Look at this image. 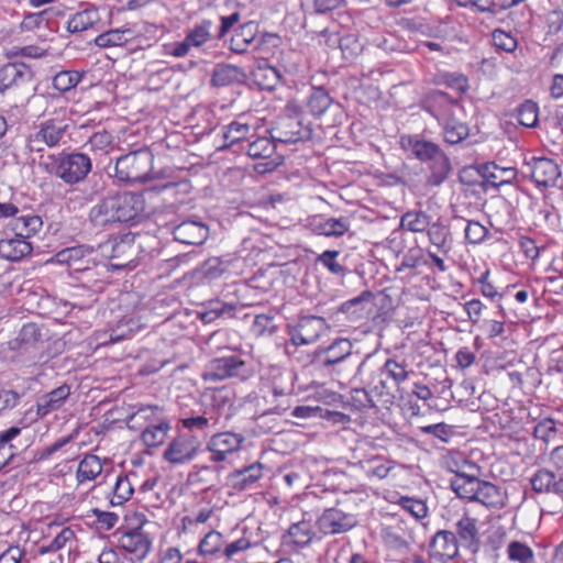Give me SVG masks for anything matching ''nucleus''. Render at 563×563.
I'll list each match as a JSON object with an SVG mask.
<instances>
[{
	"label": "nucleus",
	"mask_w": 563,
	"mask_h": 563,
	"mask_svg": "<svg viewBox=\"0 0 563 563\" xmlns=\"http://www.w3.org/2000/svg\"><path fill=\"white\" fill-rule=\"evenodd\" d=\"M131 34H132V31L130 29L109 30L107 32L99 34L95 38V44L101 48L121 46L130 40V37L128 35H131Z\"/></svg>",
	"instance_id": "obj_40"
},
{
	"label": "nucleus",
	"mask_w": 563,
	"mask_h": 563,
	"mask_svg": "<svg viewBox=\"0 0 563 563\" xmlns=\"http://www.w3.org/2000/svg\"><path fill=\"white\" fill-rule=\"evenodd\" d=\"M236 306L221 300L210 301L208 309L202 313V319L206 322H211L217 318H233L235 314Z\"/></svg>",
	"instance_id": "obj_48"
},
{
	"label": "nucleus",
	"mask_w": 563,
	"mask_h": 563,
	"mask_svg": "<svg viewBox=\"0 0 563 563\" xmlns=\"http://www.w3.org/2000/svg\"><path fill=\"white\" fill-rule=\"evenodd\" d=\"M246 75L244 70L232 64H219L214 67L212 82L216 86H227L234 82H242Z\"/></svg>",
	"instance_id": "obj_32"
},
{
	"label": "nucleus",
	"mask_w": 563,
	"mask_h": 563,
	"mask_svg": "<svg viewBox=\"0 0 563 563\" xmlns=\"http://www.w3.org/2000/svg\"><path fill=\"white\" fill-rule=\"evenodd\" d=\"M143 325L144 324L140 319H135L133 317H123L121 320H119L117 328L112 330L110 338L112 341L130 338L135 332L140 331Z\"/></svg>",
	"instance_id": "obj_47"
},
{
	"label": "nucleus",
	"mask_w": 563,
	"mask_h": 563,
	"mask_svg": "<svg viewBox=\"0 0 563 563\" xmlns=\"http://www.w3.org/2000/svg\"><path fill=\"white\" fill-rule=\"evenodd\" d=\"M243 442L244 437L240 433L225 431L213 434L207 444V450L211 454L210 461L214 463L227 461L230 455L241 449Z\"/></svg>",
	"instance_id": "obj_14"
},
{
	"label": "nucleus",
	"mask_w": 563,
	"mask_h": 563,
	"mask_svg": "<svg viewBox=\"0 0 563 563\" xmlns=\"http://www.w3.org/2000/svg\"><path fill=\"white\" fill-rule=\"evenodd\" d=\"M33 79L32 69L24 63H9L0 68V91L18 87Z\"/></svg>",
	"instance_id": "obj_23"
},
{
	"label": "nucleus",
	"mask_w": 563,
	"mask_h": 563,
	"mask_svg": "<svg viewBox=\"0 0 563 563\" xmlns=\"http://www.w3.org/2000/svg\"><path fill=\"white\" fill-rule=\"evenodd\" d=\"M222 541V534L217 530H211L200 540L197 553L200 556L213 555L220 551Z\"/></svg>",
	"instance_id": "obj_50"
},
{
	"label": "nucleus",
	"mask_w": 563,
	"mask_h": 563,
	"mask_svg": "<svg viewBox=\"0 0 563 563\" xmlns=\"http://www.w3.org/2000/svg\"><path fill=\"white\" fill-rule=\"evenodd\" d=\"M102 463L99 456L87 454L79 462L76 477L79 484L93 481L102 472Z\"/></svg>",
	"instance_id": "obj_36"
},
{
	"label": "nucleus",
	"mask_w": 563,
	"mask_h": 563,
	"mask_svg": "<svg viewBox=\"0 0 563 563\" xmlns=\"http://www.w3.org/2000/svg\"><path fill=\"white\" fill-rule=\"evenodd\" d=\"M532 180L539 187H553L556 185L561 173L559 165L550 158H533L530 165Z\"/></svg>",
	"instance_id": "obj_22"
},
{
	"label": "nucleus",
	"mask_w": 563,
	"mask_h": 563,
	"mask_svg": "<svg viewBox=\"0 0 563 563\" xmlns=\"http://www.w3.org/2000/svg\"><path fill=\"white\" fill-rule=\"evenodd\" d=\"M353 466L361 468L369 479H385L394 468V462L377 454H367L364 457L354 455Z\"/></svg>",
	"instance_id": "obj_21"
},
{
	"label": "nucleus",
	"mask_w": 563,
	"mask_h": 563,
	"mask_svg": "<svg viewBox=\"0 0 563 563\" xmlns=\"http://www.w3.org/2000/svg\"><path fill=\"white\" fill-rule=\"evenodd\" d=\"M250 122H257V120L249 115H241L224 128L223 136L228 142V147L246 141L253 135L255 125Z\"/></svg>",
	"instance_id": "obj_25"
},
{
	"label": "nucleus",
	"mask_w": 563,
	"mask_h": 563,
	"mask_svg": "<svg viewBox=\"0 0 563 563\" xmlns=\"http://www.w3.org/2000/svg\"><path fill=\"white\" fill-rule=\"evenodd\" d=\"M238 485L241 489L251 488L262 477V465L253 464L239 471L236 474Z\"/></svg>",
	"instance_id": "obj_55"
},
{
	"label": "nucleus",
	"mask_w": 563,
	"mask_h": 563,
	"mask_svg": "<svg viewBox=\"0 0 563 563\" xmlns=\"http://www.w3.org/2000/svg\"><path fill=\"white\" fill-rule=\"evenodd\" d=\"M357 525L354 515L338 508H328L317 520L319 531L325 536L340 534L350 531Z\"/></svg>",
	"instance_id": "obj_15"
},
{
	"label": "nucleus",
	"mask_w": 563,
	"mask_h": 563,
	"mask_svg": "<svg viewBox=\"0 0 563 563\" xmlns=\"http://www.w3.org/2000/svg\"><path fill=\"white\" fill-rule=\"evenodd\" d=\"M459 544L466 549L470 553L476 554L482 548L478 521L475 518L464 514L455 522L454 531Z\"/></svg>",
	"instance_id": "obj_19"
},
{
	"label": "nucleus",
	"mask_w": 563,
	"mask_h": 563,
	"mask_svg": "<svg viewBox=\"0 0 563 563\" xmlns=\"http://www.w3.org/2000/svg\"><path fill=\"white\" fill-rule=\"evenodd\" d=\"M350 229V220L346 217L329 218L317 225L319 234L325 236H342Z\"/></svg>",
	"instance_id": "obj_42"
},
{
	"label": "nucleus",
	"mask_w": 563,
	"mask_h": 563,
	"mask_svg": "<svg viewBox=\"0 0 563 563\" xmlns=\"http://www.w3.org/2000/svg\"><path fill=\"white\" fill-rule=\"evenodd\" d=\"M92 253V249L86 245H76L71 247H66L59 252H57L54 256V261L58 264H67L73 265L86 256Z\"/></svg>",
	"instance_id": "obj_45"
},
{
	"label": "nucleus",
	"mask_w": 563,
	"mask_h": 563,
	"mask_svg": "<svg viewBox=\"0 0 563 563\" xmlns=\"http://www.w3.org/2000/svg\"><path fill=\"white\" fill-rule=\"evenodd\" d=\"M208 228L199 221H184L174 229V238L176 241L189 244H202L208 238Z\"/></svg>",
	"instance_id": "obj_24"
},
{
	"label": "nucleus",
	"mask_w": 563,
	"mask_h": 563,
	"mask_svg": "<svg viewBox=\"0 0 563 563\" xmlns=\"http://www.w3.org/2000/svg\"><path fill=\"white\" fill-rule=\"evenodd\" d=\"M473 501H478L486 507L497 509L503 508L505 505L504 495L500 489L496 485L485 481H481Z\"/></svg>",
	"instance_id": "obj_31"
},
{
	"label": "nucleus",
	"mask_w": 563,
	"mask_h": 563,
	"mask_svg": "<svg viewBox=\"0 0 563 563\" xmlns=\"http://www.w3.org/2000/svg\"><path fill=\"white\" fill-rule=\"evenodd\" d=\"M33 245L27 240L14 234L12 238L0 240V256L11 262H18L30 255Z\"/></svg>",
	"instance_id": "obj_26"
},
{
	"label": "nucleus",
	"mask_w": 563,
	"mask_h": 563,
	"mask_svg": "<svg viewBox=\"0 0 563 563\" xmlns=\"http://www.w3.org/2000/svg\"><path fill=\"white\" fill-rule=\"evenodd\" d=\"M556 481L551 471L542 468L531 477V486L537 493H554L556 495Z\"/></svg>",
	"instance_id": "obj_46"
},
{
	"label": "nucleus",
	"mask_w": 563,
	"mask_h": 563,
	"mask_svg": "<svg viewBox=\"0 0 563 563\" xmlns=\"http://www.w3.org/2000/svg\"><path fill=\"white\" fill-rule=\"evenodd\" d=\"M256 33L257 25L254 22H247L241 25L231 37V51L238 54H244L247 47L254 42Z\"/></svg>",
	"instance_id": "obj_30"
},
{
	"label": "nucleus",
	"mask_w": 563,
	"mask_h": 563,
	"mask_svg": "<svg viewBox=\"0 0 563 563\" xmlns=\"http://www.w3.org/2000/svg\"><path fill=\"white\" fill-rule=\"evenodd\" d=\"M426 109L438 120L446 143L459 144L468 136L467 124L459 119L463 107L446 92L440 90L430 92L426 99Z\"/></svg>",
	"instance_id": "obj_2"
},
{
	"label": "nucleus",
	"mask_w": 563,
	"mask_h": 563,
	"mask_svg": "<svg viewBox=\"0 0 563 563\" xmlns=\"http://www.w3.org/2000/svg\"><path fill=\"white\" fill-rule=\"evenodd\" d=\"M145 212V199L140 192L123 191L111 195L93 206L89 219L96 227L113 223H133Z\"/></svg>",
	"instance_id": "obj_1"
},
{
	"label": "nucleus",
	"mask_w": 563,
	"mask_h": 563,
	"mask_svg": "<svg viewBox=\"0 0 563 563\" xmlns=\"http://www.w3.org/2000/svg\"><path fill=\"white\" fill-rule=\"evenodd\" d=\"M70 395V388L67 385H62L54 390L42 396L37 401V416L45 417L53 411H56L63 407L66 399Z\"/></svg>",
	"instance_id": "obj_27"
},
{
	"label": "nucleus",
	"mask_w": 563,
	"mask_h": 563,
	"mask_svg": "<svg viewBox=\"0 0 563 563\" xmlns=\"http://www.w3.org/2000/svg\"><path fill=\"white\" fill-rule=\"evenodd\" d=\"M75 538V533L70 528H63L58 534L49 542V544L42 548L41 552H56L66 547L68 542H71Z\"/></svg>",
	"instance_id": "obj_61"
},
{
	"label": "nucleus",
	"mask_w": 563,
	"mask_h": 563,
	"mask_svg": "<svg viewBox=\"0 0 563 563\" xmlns=\"http://www.w3.org/2000/svg\"><path fill=\"white\" fill-rule=\"evenodd\" d=\"M201 444L196 434L178 433L165 448L163 460L174 466L188 464L196 459Z\"/></svg>",
	"instance_id": "obj_8"
},
{
	"label": "nucleus",
	"mask_w": 563,
	"mask_h": 563,
	"mask_svg": "<svg viewBox=\"0 0 563 563\" xmlns=\"http://www.w3.org/2000/svg\"><path fill=\"white\" fill-rule=\"evenodd\" d=\"M144 421L145 428L141 433V440L147 448H156L165 442L172 430L170 421L164 416L158 406H146L134 412L130 419L131 428L134 423Z\"/></svg>",
	"instance_id": "obj_5"
},
{
	"label": "nucleus",
	"mask_w": 563,
	"mask_h": 563,
	"mask_svg": "<svg viewBox=\"0 0 563 563\" xmlns=\"http://www.w3.org/2000/svg\"><path fill=\"white\" fill-rule=\"evenodd\" d=\"M481 479L476 474L467 476H453L450 481L451 488L462 499L472 500L476 496Z\"/></svg>",
	"instance_id": "obj_33"
},
{
	"label": "nucleus",
	"mask_w": 563,
	"mask_h": 563,
	"mask_svg": "<svg viewBox=\"0 0 563 563\" xmlns=\"http://www.w3.org/2000/svg\"><path fill=\"white\" fill-rule=\"evenodd\" d=\"M92 167L88 155L73 152L62 153L56 159L55 175L68 185L84 180Z\"/></svg>",
	"instance_id": "obj_7"
},
{
	"label": "nucleus",
	"mask_w": 563,
	"mask_h": 563,
	"mask_svg": "<svg viewBox=\"0 0 563 563\" xmlns=\"http://www.w3.org/2000/svg\"><path fill=\"white\" fill-rule=\"evenodd\" d=\"M11 230L14 234L29 241L30 238L36 235L42 227L43 221L40 216L33 213L21 214L10 222Z\"/></svg>",
	"instance_id": "obj_28"
},
{
	"label": "nucleus",
	"mask_w": 563,
	"mask_h": 563,
	"mask_svg": "<svg viewBox=\"0 0 563 563\" xmlns=\"http://www.w3.org/2000/svg\"><path fill=\"white\" fill-rule=\"evenodd\" d=\"M65 111L55 112V117L47 118L35 124L26 135V148L32 153H41L45 147L53 148L66 143L69 130V120L64 117Z\"/></svg>",
	"instance_id": "obj_4"
},
{
	"label": "nucleus",
	"mask_w": 563,
	"mask_h": 563,
	"mask_svg": "<svg viewBox=\"0 0 563 563\" xmlns=\"http://www.w3.org/2000/svg\"><path fill=\"white\" fill-rule=\"evenodd\" d=\"M339 255V251L327 250L318 256L317 262L328 268L332 274L341 276L344 274L345 268L336 261Z\"/></svg>",
	"instance_id": "obj_59"
},
{
	"label": "nucleus",
	"mask_w": 563,
	"mask_h": 563,
	"mask_svg": "<svg viewBox=\"0 0 563 563\" xmlns=\"http://www.w3.org/2000/svg\"><path fill=\"white\" fill-rule=\"evenodd\" d=\"M153 154L147 150H139L117 159L114 176L120 181L145 183L150 179Z\"/></svg>",
	"instance_id": "obj_6"
},
{
	"label": "nucleus",
	"mask_w": 563,
	"mask_h": 563,
	"mask_svg": "<svg viewBox=\"0 0 563 563\" xmlns=\"http://www.w3.org/2000/svg\"><path fill=\"white\" fill-rule=\"evenodd\" d=\"M140 244L135 245V235L128 233L112 243V258L130 257L135 254Z\"/></svg>",
	"instance_id": "obj_49"
},
{
	"label": "nucleus",
	"mask_w": 563,
	"mask_h": 563,
	"mask_svg": "<svg viewBox=\"0 0 563 563\" xmlns=\"http://www.w3.org/2000/svg\"><path fill=\"white\" fill-rule=\"evenodd\" d=\"M489 234V231L478 221L471 220L465 228V239L470 244L483 243Z\"/></svg>",
	"instance_id": "obj_58"
},
{
	"label": "nucleus",
	"mask_w": 563,
	"mask_h": 563,
	"mask_svg": "<svg viewBox=\"0 0 563 563\" xmlns=\"http://www.w3.org/2000/svg\"><path fill=\"white\" fill-rule=\"evenodd\" d=\"M401 147L417 159L428 164V184L440 186L451 174L452 166L446 154L433 142L422 140L417 135H402Z\"/></svg>",
	"instance_id": "obj_3"
},
{
	"label": "nucleus",
	"mask_w": 563,
	"mask_h": 563,
	"mask_svg": "<svg viewBox=\"0 0 563 563\" xmlns=\"http://www.w3.org/2000/svg\"><path fill=\"white\" fill-rule=\"evenodd\" d=\"M313 537L314 532L311 523L302 520L289 527L287 534L284 537V542L296 548H305L311 543Z\"/></svg>",
	"instance_id": "obj_29"
},
{
	"label": "nucleus",
	"mask_w": 563,
	"mask_h": 563,
	"mask_svg": "<svg viewBox=\"0 0 563 563\" xmlns=\"http://www.w3.org/2000/svg\"><path fill=\"white\" fill-rule=\"evenodd\" d=\"M493 42L497 48L507 53L514 52L517 47V40L503 30H495L493 32Z\"/></svg>",
	"instance_id": "obj_63"
},
{
	"label": "nucleus",
	"mask_w": 563,
	"mask_h": 563,
	"mask_svg": "<svg viewBox=\"0 0 563 563\" xmlns=\"http://www.w3.org/2000/svg\"><path fill=\"white\" fill-rule=\"evenodd\" d=\"M263 391V399L277 397L278 402L274 407L266 408L265 413L280 415L290 408V400L294 393L292 375L290 373H280L274 377L271 386Z\"/></svg>",
	"instance_id": "obj_12"
},
{
	"label": "nucleus",
	"mask_w": 563,
	"mask_h": 563,
	"mask_svg": "<svg viewBox=\"0 0 563 563\" xmlns=\"http://www.w3.org/2000/svg\"><path fill=\"white\" fill-rule=\"evenodd\" d=\"M353 344L347 339H338L328 346L319 356L321 366L325 369L332 368L333 372L341 374L346 369V365H356L353 355Z\"/></svg>",
	"instance_id": "obj_10"
},
{
	"label": "nucleus",
	"mask_w": 563,
	"mask_h": 563,
	"mask_svg": "<svg viewBox=\"0 0 563 563\" xmlns=\"http://www.w3.org/2000/svg\"><path fill=\"white\" fill-rule=\"evenodd\" d=\"M399 505L416 519H422L428 514L426 504L420 499L401 497L399 499Z\"/></svg>",
	"instance_id": "obj_60"
},
{
	"label": "nucleus",
	"mask_w": 563,
	"mask_h": 563,
	"mask_svg": "<svg viewBox=\"0 0 563 563\" xmlns=\"http://www.w3.org/2000/svg\"><path fill=\"white\" fill-rule=\"evenodd\" d=\"M81 77L79 71L62 70L54 76L53 87L60 92L69 91L80 82Z\"/></svg>",
	"instance_id": "obj_51"
},
{
	"label": "nucleus",
	"mask_w": 563,
	"mask_h": 563,
	"mask_svg": "<svg viewBox=\"0 0 563 563\" xmlns=\"http://www.w3.org/2000/svg\"><path fill=\"white\" fill-rule=\"evenodd\" d=\"M132 477H135V475H118L110 497L112 506H121L131 498L134 492Z\"/></svg>",
	"instance_id": "obj_38"
},
{
	"label": "nucleus",
	"mask_w": 563,
	"mask_h": 563,
	"mask_svg": "<svg viewBox=\"0 0 563 563\" xmlns=\"http://www.w3.org/2000/svg\"><path fill=\"white\" fill-rule=\"evenodd\" d=\"M100 16L97 9H85L73 14L67 22V30L71 33H79L88 30L99 22Z\"/></svg>",
	"instance_id": "obj_37"
},
{
	"label": "nucleus",
	"mask_w": 563,
	"mask_h": 563,
	"mask_svg": "<svg viewBox=\"0 0 563 563\" xmlns=\"http://www.w3.org/2000/svg\"><path fill=\"white\" fill-rule=\"evenodd\" d=\"M459 541L453 531H437L428 548L429 558L440 563H450L459 555Z\"/></svg>",
	"instance_id": "obj_13"
},
{
	"label": "nucleus",
	"mask_w": 563,
	"mask_h": 563,
	"mask_svg": "<svg viewBox=\"0 0 563 563\" xmlns=\"http://www.w3.org/2000/svg\"><path fill=\"white\" fill-rule=\"evenodd\" d=\"M431 217L422 210H412L406 212L400 219V227L413 233L426 232Z\"/></svg>",
	"instance_id": "obj_39"
},
{
	"label": "nucleus",
	"mask_w": 563,
	"mask_h": 563,
	"mask_svg": "<svg viewBox=\"0 0 563 563\" xmlns=\"http://www.w3.org/2000/svg\"><path fill=\"white\" fill-rule=\"evenodd\" d=\"M429 242L440 252L446 254L450 251V228L440 220L430 222L426 230Z\"/></svg>",
	"instance_id": "obj_34"
},
{
	"label": "nucleus",
	"mask_w": 563,
	"mask_h": 563,
	"mask_svg": "<svg viewBox=\"0 0 563 563\" xmlns=\"http://www.w3.org/2000/svg\"><path fill=\"white\" fill-rule=\"evenodd\" d=\"M385 367V375L390 377V380L393 382V385L396 388H399V386L405 383L411 371H409L407 367V364L405 361H397L396 358H388L384 363Z\"/></svg>",
	"instance_id": "obj_44"
},
{
	"label": "nucleus",
	"mask_w": 563,
	"mask_h": 563,
	"mask_svg": "<svg viewBox=\"0 0 563 563\" xmlns=\"http://www.w3.org/2000/svg\"><path fill=\"white\" fill-rule=\"evenodd\" d=\"M252 374L247 364L240 357L232 355L210 361L202 374L207 382H219L227 378L246 379Z\"/></svg>",
	"instance_id": "obj_9"
},
{
	"label": "nucleus",
	"mask_w": 563,
	"mask_h": 563,
	"mask_svg": "<svg viewBox=\"0 0 563 563\" xmlns=\"http://www.w3.org/2000/svg\"><path fill=\"white\" fill-rule=\"evenodd\" d=\"M421 432L424 434H432L443 442H448L452 435L451 427L443 422L421 427Z\"/></svg>",
	"instance_id": "obj_64"
},
{
	"label": "nucleus",
	"mask_w": 563,
	"mask_h": 563,
	"mask_svg": "<svg viewBox=\"0 0 563 563\" xmlns=\"http://www.w3.org/2000/svg\"><path fill=\"white\" fill-rule=\"evenodd\" d=\"M227 266L221 258L211 257L199 267V274L208 280H213L219 278Z\"/></svg>",
	"instance_id": "obj_56"
},
{
	"label": "nucleus",
	"mask_w": 563,
	"mask_h": 563,
	"mask_svg": "<svg viewBox=\"0 0 563 563\" xmlns=\"http://www.w3.org/2000/svg\"><path fill=\"white\" fill-rule=\"evenodd\" d=\"M181 426L189 434L198 435L202 439L209 434L212 428L217 424V418L206 416H190L180 420Z\"/></svg>",
	"instance_id": "obj_35"
},
{
	"label": "nucleus",
	"mask_w": 563,
	"mask_h": 563,
	"mask_svg": "<svg viewBox=\"0 0 563 563\" xmlns=\"http://www.w3.org/2000/svg\"><path fill=\"white\" fill-rule=\"evenodd\" d=\"M119 547L130 555L131 561H142L150 553L152 542L146 533L134 529L119 537Z\"/></svg>",
	"instance_id": "obj_20"
},
{
	"label": "nucleus",
	"mask_w": 563,
	"mask_h": 563,
	"mask_svg": "<svg viewBox=\"0 0 563 563\" xmlns=\"http://www.w3.org/2000/svg\"><path fill=\"white\" fill-rule=\"evenodd\" d=\"M332 98L322 87L312 88L308 98V108L312 115H322L331 106Z\"/></svg>",
	"instance_id": "obj_41"
},
{
	"label": "nucleus",
	"mask_w": 563,
	"mask_h": 563,
	"mask_svg": "<svg viewBox=\"0 0 563 563\" xmlns=\"http://www.w3.org/2000/svg\"><path fill=\"white\" fill-rule=\"evenodd\" d=\"M556 433V423L551 418H545L539 421L536 427L533 434L537 439L542 441H550Z\"/></svg>",
	"instance_id": "obj_62"
},
{
	"label": "nucleus",
	"mask_w": 563,
	"mask_h": 563,
	"mask_svg": "<svg viewBox=\"0 0 563 563\" xmlns=\"http://www.w3.org/2000/svg\"><path fill=\"white\" fill-rule=\"evenodd\" d=\"M272 136L280 143H296L310 136V130L303 126L296 115L279 117L272 129Z\"/></svg>",
	"instance_id": "obj_17"
},
{
	"label": "nucleus",
	"mask_w": 563,
	"mask_h": 563,
	"mask_svg": "<svg viewBox=\"0 0 563 563\" xmlns=\"http://www.w3.org/2000/svg\"><path fill=\"white\" fill-rule=\"evenodd\" d=\"M325 330V322L320 317H305L290 330V342L295 346L310 345L318 341Z\"/></svg>",
	"instance_id": "obj_18"
},
{
	"label": "nucleus",
	"mask_w": 563,
	"mask_h": 563,
	"mask_svg": "<svg viewBox=\"0 0 563 563\" xmlns=\"http://www.w3.org/2000/svg\"><path fill=\"white\" fill-rule=\"evenodd\" d=\"M354 379H358L366 388L377 396H391L396 388L390 377L385 375L384 365L373 369L368 365V357L358 362Z\"/></svg>",
	"instance_id": "obj_11"
},
{
	"label": "nucleus",
	"mask_w": 563,
	"mask_h": 563,
	"mask_svg": "<svg viewBox=\"0 0 563 563\" xmlns=\"http://www.w3.org/2000/svg\"><path fill=\"white\" fill-rule=\"evenodd\" d=\"M539 107L536 102L527 100L517 110L518 122L526 128H534L538 123Z\"/></svg>",
	"instance_id": "obj_53"
},
{
	"label": "nucleus",
	"mask_w": 563,
	"mask_h": 563,
	"mask_svg": "<svg viewBox=\"0 0 563 563\" xmlns=\"http://www.w3.org/2000/svg\"><path fill=\"white\" fill-rule=\"evenodd\" d=\"M211 29L212 22L210 20H203L201 23L196 24L191 30H189L185 37L192 47L198 48L211 41Z\"/></svg>",
	"instance_id": "obj_43"
},
{
	"label": "nucleus",
	"mask_w": 563,
	"mask_h": 563,
	"mask_svg": "<svg viewBox=\"0 0 563 563\" xmlns=\"http://www.w3.org/2000/svg\"><path fill=\"white\" fill-rule=\"evenodd\" d=\"M113 137L107 131L93 133L86 143V146L92 152L107 153L111 147Z\"/></svg>",
	"instance_id": "obj_57"
},
{
	"label": "nucleus",
	"mask_w": 563,
	"mask_h": 563,
	"mask_svg": "<svg viewBox=\"0 0 563 563\" xmlns=\"http://www.w3.org/2000/svg\"><path fill=\"white\" fill-rule=\"evenodd\" d=\"M275 151L274 142L265 136L249 142L246 147L247 155L251 158H262L265 161L255 165V170L261 174L273 172L283 163L282 156L273 157Z\"/></svg>",
	"instance_id": "obj_16"
},
{
	"label": "nucleus",
	"mask_w": 563,
	"mask_h": 563,
	"mask_svg": "<svg viewBox=\"0 0 563 563\" xmlns=\"http://www.w3.org/2000/svg\"><path fill=\"white\" fill-rule=\"evenodd\" d=\"M508 559L519 563H533L534 554L526 543L511 541L507 547Z\"/></svg>",
	"instance_id": "obj_54"
},
{
	"label": "nucleus",
	"mask_w": 563,
	"mask_h": 563,
	"mask_svg": "<svg viewBox=\"0 0 563 563\" xmlns=\"http://www.w3.org/2000/svg\"><path fill=\"white\" fill-rule=\"evenodd\" d=\"M341 311L349 314L351 321H360L368 314L367 302L364 296H360L343 302Z\"/></svg>",
	"instance_id": "obj_52"
}]
</instances>
